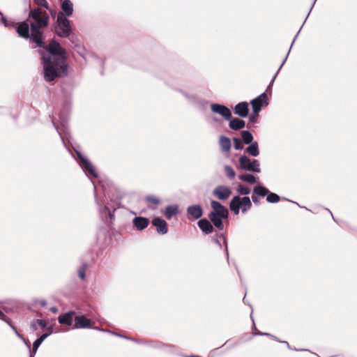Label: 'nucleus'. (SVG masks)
I'll list each match as a JSON object with an SVG mask.
<instances>
[{"mask_svg":"<svg viewBox=\"0 0 357 357\" xmlns=\"http://www.w3.org/2000/svg\"><path fill=\"white\" fill-rule=\"evenodd\" d=\"M47 51L50 54L49 58L46 59L43 56L42 59L44 65L45 79L50 82L66 73V57L65 51L59 43L54 40L51 41L49 44Z\"/></svg>","mask_w":357,"mask_h":357,"instance_id":"f257e3e1","label":"nucleus"},{"mask_svg":"<svg viewBox=\"0 0 357 357\" xmlns=\"http://www.w3.org/2000/svg\"><path fill=\"white\" fill-rule=\"evenodd\" d=\"M30 17L33 20L31 23V35L29 34V24L26 22L21 23L17 29L18 34L25 38L31 37L37 46L41 47L43 44V33L40 29L48 25L49 16L43 13L40 9L36 8L30 11Z\"/></svg>","mask_w":357,"mask_h":357,"instance_id":"f03ea898","label":"nucleus"},{"mask_svg":"<svg viewBox=\"0 0 357 357\" xmlns=\"http://www.w3.org/2000/svg\"><path fill=\"white\" fill-rule=\"evenodd\" d=\"M211 206L213 211L208 214V218L215 227L222 230L224 228L222 219L228 218V210L220 202L214 200L211 201Z\"/></svg>","mask_w":357,"mask_h":357,"instance_id":"7ed1b4c3","label":"nucleus"},{"mask_svg":"<svg viewBox=\"0 0 357 357\" xmlns=\"http://www.w3.org/2000/svg\"><path fill=\"white\" fill-rule=\"evenodd\" d=\"M57 26L56 32L61 37H67L71 31L70 22L61 12L57 15Z\"/></svg>","mask_w":357,"mask_h":357,"instance_id":"20e7f679","label":"nucleus"},{"mask_svg":"<svg viewBox=\"0 0 357 357\" xmlns=\"http://www.w3.org/2000/svg\"><path fill=\"white\" fill-rule=\"evenodd\" d=\"M78 163L89 176L98 178V174L96 170V168L87 158H78Z\"/></svg>","mask_w":357,"mask_h":357,"instance_id":"39448f33","label":"nucleus"},{"mask_svg":"<svg viewBox=\"0 0 357 357\" xmlns=\"http://www.w3.org/2000/svg\"><path fill=\"white\" fill-rule=\"evenodd\" d=\"M268 104V98L266 93H263L251 101L252 107L256 115H258V112L261 110L262 107L266 106Z\"/></svg>","mask_w":357,"mask_h":357,"instance_id":"423d86ee","label":"nucleus"},{"mask_svg":"<svg viewBox=\"0 0 357 357\" xmlns=\"http://www.w3.org/2000/svg\"><path fill=\"white\" fill-rule=\"evenodd\" d=\"M74 320V328H91L95 324L94 321L87 319L84 315L76 316Z\"/></svg>","mask_w":357,"mask_h":357,"instance_id":"0eeeda50","label":"nucleus"},{"mask_svg":"<svg viewBox=\"0 0 357 357\" xmlns=\"http://www.w3.org/2000/svg\"><path fill=\"white\" fill-rule=\"evenodd\" d=\"M259 165L257 160L250 161L249 158H240V167L243 169L258 172Z\"/></svg>","mask_w":357,"mask_h":357,"instance_id":"6e6552de","label":"nucleus"},{"mask_svg":"<svg viewBox=\"0 0 357 357\" xmlns=\"http://www.w3.org/2000/svg\"><path fill=\"white\" fill-rule=\"evenodd\" d=\"M211 110L214 113H217L221 115L226 120H230L231 118V112L230 109L224 105L219 104H213L211 105Z\"/></svg>","mask_w":357,"mask_h":357,"instance_id":"1a4fd4ad","label":"nucleus"},{"mask_svg":"<svg viewBox=\"0 0 357 357\" xmlns=\"http://www.w3.org/2000/svg\"><path fill=\"white\" fill-rule=\"evenodd\" d=\"M213 193L219 199L225 200L231 195V190L227 186L219 185L214 189Z\"/></svg>","mask_w":357,"mask_h":357,"instance_id":"9d476101","label":"nucleus"},{"mask_svg":"<svg viewBox=\"0 0 357 357\" xmlns=\"http://www.w3.org/2000/svg\"><path fill=\"white\" fill-rule=\"evenodd\" d=\"M152 225L155 227L157 232L160 234H165L168 231L167 223L160 218H155L152 220Z\"/></svg>","mask_w":357,"mask_h":357,"instance_id":"9b49d317","label":"nucleus"},{"mask_svg":"<svg viewBox=\"0 0 357 357\" xmlns=\"http://www.w3.org/2000/svg\"><path fill=\"white\" fill-rule=\"evenodd\" d=\"M75 314V312H73V311L61 314L58 317L59 323L61 324L71 326L73 322V318H74Z\"/></svg>","mask_w":357,"mask_h":357,"instance_id":"f8f14e48","label":"nucleus"},{"mask_svg":"<svg viewBox=\"0 0 357 357\" xmlns=\"http://www.w3.org/2000/svg\"><path fill=\"white\" fill-rule=\"evenodd\" d=\"M188 214L191 215L194 219H199L202 216L203 210L200 205H192L187 208Z\"/></svg>","mask_w":357,"mask_h":357,"instance_id":"ddd939ff","label":"nucleus"},{"mask_svg":"<svg viewBox=\"0 0 357 357\" xmlns=\"http://www.w3.org/2000/svg\"><path fill=\"white\" fill-rule=\"evenodd\" d=\"M248 104L245 102L237 104L234 108L235 114H238L241 117H246L248 114Z\"/></svg>","mask_w":357,"mask_h":357,"instance_id":"4468645a","label":"nucleus"},{"mask_svg":"<svg viewBox=\"0 0 357 357\" xmlns=\"http://www.w3.org/2000/svg\"><path fill=\"white\" fill-rule=\"evenodd\" d=\"M134 226L138 230H143L146 228L149 224V220L144 217H135L132 220Z\"/></svg>","mask_w":357,"mask_h":357,"instance_id":"2eb2a0df","label":"nucleus"},{"mask_svg":"<svg viewBox=\"0 0 357 357\" xmlns=\"http://www.w3.org/2000/svg\"><path fill=\"white\" fill-rule=\"evenodd\" d=\"M197 225L200 229L206 234L212 233L214 230L213 225L207 219H201Z\"/></svg>","mask_w":357,"mask_h":357,"instance_id":"dca6fc26","label":"nucleus"},{"mask_svg":"<svg viewBox=\"0 0 357 357\" xmlns=\"http://www.w3.org/2000/svg\"><path fill=\"white\" fill-rule=\"evenodd\" d=\"M145 202L149 208L155 209L161 203L160 198L155 195H150L145 197Z\"/></svg>","mask_w":357,"mask_h":357,"instance_id":"f3484780","label":"nucleus"},{"mask_svg":"<svg viewBox=\"0 0 357 357\" xmlns=\"http://www.w3.org/2000/svg\"><path fill=\"white\" fill-rule=\"evenodd\" d=\"M240 197L235 196L231 201L229 208L236 215L239 213L241 206Z\"/></svg>","mask_w":357,"mask_h":357,"instance_id":"a211bd4d","label":"nucleus"},{"mask_svg":"<svg viewBox=\"0 0 357 357\" xmlns=\"http://www.w3.org/2000/svg\"><path fill=\"white\" fill-rule=\"evenodd\" d=\"M48 335H49L48 333H44L33 342V349L31 352L30 357H33V356L36 354L40 345L47 337Z\"/></svg>","mask_w":357,"mask_h":357,"instance_id":"6ab92c4d","label":"nucleus"},{"mask_svg":"<svg viewBox=\"0 0 357 357\" xmlns=\"http://www.w3.org/2000/svg\"><path fill=\"white\" fill-rule=\"evenodd\" d=\"M178 213V208L176 205H169L165 208V216L167 219L170 220L172 216Z\"/></svg>","mask_w":357,"mask_h":357,"instance_id":"aec40b11","label":"nucleus"},{"mask_svg":"<svg viewBox=\"0 0 357 357\" xmlns=\"http://www.w3.org/2000/svg\"><path fill=\"white\" fill-rule=\"evenodd\" d=\"M61 8L66 15L70 16L73 12V5L70 0H64L61 3Z\"/></svg>","mask_w":357,"mask_h":357,"instance_id":"412c9836","label":"nucleus"},{"mask_svg":"<svg viewBox=\"0 0 357 357\" xmlns=\"http://www.w3.org/2000/svg\"><path fill=\"white\" fill-rule=\"evenodd\" d=\"M245 126V121L241 120V119H230V122H229V127L232 129V130H240L243 128H244Z\"/></svg>","mask_w":357,"mask_h":357,"instance_id":"4be33fe9","label":"nucleus"},{"mask_svg":"<svg viewBox=\"0 0 357 357\" xmlns=\"http://www.w3.org/2000/svg\"><path fill=\"white\" fill-rule=\"evenodd\" d=\"M241 206L242 208V212L245 213L252 206V203L248 197H240Z\"/></svg>","mask_w":357,"mask_h":357,"instance_id":"5701e85b","label":"nucleus"},{"mask_svg":"<svg viewBox=\"0 0 357 357\" xmlns=\"http://www.w3.org/2000/svg\"><path fill=\"white\" fill-rule=\"evenodd\" d=\"M246 152L252 156H257L259 155L257 143H251V144L246 149Z\"/></svg>","mask_w":357,"mask_h":357,"instance_id":"b1692460","label":"nucleus"},{"mask_svg":"<svg viewBox=\"0 0 357 357\" xmlns=\"http://www.w3.org/2000/svg\"><path fill=\"white\" fill-rule=\"evenodd\" d=\"M253 192L255 195H257L258 196L264 197V196H267L269 190L264 186L257 185L254 188Z\"/></svg>","mask_w":357,"mask_h":357,"instance_id":"393cba45","label":"nucleus"},{"mask_svg":"<svg viewBox=\"0 0 357 357\" xmlns=\"http://www.w3.org/2000/svg\"><path fill=\"white\" fill-rule=\"evenodd\" d=\"M37 324H39V326L43 328H45L47 326V323L45 321H44L43 319H37V320L33 321L31 324V327L32 328V329L33 331L38 330Z\"/></svg>","mask_w":357,"mask_h":357,"instance_id":"a878e982","label":"nucleus"},{"mask_svg":"<svg viewBox=\"0 0 357 357\" xmlns=\"http://www.w3.org/2000/svg\"><path fill=\"white\" fill-rule=\"evenodd\" d=\"M280 198L277 194L268 192V194L266 197V200L268 202L277 203L280 201Z\"/></svg>","mask_w":357,"mask_h":357,"instance_id":"bb28decb","label":"nucleus"},{"mask_svg":"<svg viewBox=\"0 0 357 357\" xmlns=\"http://www.w3.org/2000/svg\"><path fill=\"white\" fill-rule=\"evenodd\" d=\"M242 139L245 144H250L252 141V135L249 131H243L241 133Z\"/></svg>","mask_w":357,"mask_h":357,"instance_id":"cd10ccee","label":"nucleus"},{"mask_svg":"<svg viewBox=\"0 0 357 357\" xmlns=\"http://www.w3.org/2000/svg\"><path fill=\"white\" fill-rule=\"evenodd\" d=\"M220 144L224 150H229L230 148V141L227 137H222L220 138Z\"/></svg>","mask_w":357,"mask_h":357,"instance_id":"c85d7f7f","label":"nucleus"},{"mask_svg":"<svg viewBox=\"0 0 357 357\" xmlns=\"http://www.w3.org/2000/svg\"><path fill=\"white\" fill-rule=\"evenodd\" d=\"M87 268V265L86 264H82L78 269V276L82 280H84L85 278V273Z\"/></svg>","mask_w":357,"mask_h":357,"instance_id":"c756f323","label":"nucleus"},{"mask_svg":"<svg viewBox=\"0 0 357 357\" xmlns=\"http://www.w3.org/2000/svg\"><path fill=\"white\" fill-rule=\"evenodd\" d=\"M241 178L250 183H254L256 181L255 176L252 174H245L241 176Z\"/></svg>","mask_w":357,"mask_h":357,"instance_id":"7c9ffc66","label":"nucleus"},{"mask_svg":"<svg viewBox=\"0 0 357 357\" xmlns=\"http://www.w3.org/2000/svg\"><path fill=\"white\" fill-rule=\"evenodd\" d=\"M225 172L229 178H234L236 174L234 170L229 166L225 167Z\"/></svg>","mask_w":357,"mask_h":357,"instance_id":"2f4dec72","label":"nucleus"},{"mask_svg":"<svg viewBox=\"0 0 357 357\" xmlns=\"http://www.w3.org/2000/svg\"><path fill=\"white\" fill-rule=\"evenodd\" d=\"M33 1L37 5L44 7L47 9L48 8V3L46 0H33Z\"/></svg>","mask_w":357,"mask_h":357,"instance_id":"473e14b6","label":"nucleus"},{"mask_svg":"<svg viewBox=\"0 0 357 357\" xmlns=\"http://www.w3.org/2000/svg\"><path fill=\"white\" fill-rule=\"evenodd\" d=\"M238 192L241 195H248L250 193V189L248 187L240 186Z\"/></svg>","mask_w":357,"mask_h":357,"instance_id":"72a5a7b5","label":"nucleus"},{"mask_svg":"<svg viewBox=\"0 0 357 357\" xmlns=\"http://www.w3.org/2000/svg\"><path fill=\"white\" fill-rule=\"evenodd\" d=\"M234 146L236 149H241L243 148V145L240 139H234Z\"/></svg>","mask_w":357,"mask_h":357,"instance_id":"f704fd0d","label":"nucleus"},{"mask_svg":"<svg viewBox=\"0 0 357 357\" xmlns=\"http://www.w3.org/2000/svg\"><path fill=\"white\" fill-rule=\"evenodd\" d=\"M252 202L256 204H258L259 203V198L258 197V195H252Z\"/></svg>","mask_w":357,"mask_h":357,"instance_id":"c9c22d12","label":"nucleus"},{"mask_svg":"<svg viewBox=\"0 0 357 357\" xmlns=\"http://www.w3.org/2000/svg\"><path fill=\"white\" fill-rule=\"evenodd\" d=\"M6 315L3 314V312L0 310V319H5Z\"/></svg>","mask_w":357,"mask_h":357,"instance_id":"e433bc0d","label":"nucleus"},{"mask_svg":"<svg viewBox=\"0 0 357 357\" xmlns=\"http://www.w3.org/2000/svg\"><path fill=\"white\" fill-rule=\"evenodd\" d=\"M50 310H51L52 312H54V313H56V312H57V311H58L57 308H56V307H52V308L50 309Z\"/></svg>","mask_w":357,"mask_h":357,"instance_id":"4c0bfd02","label":"nucleus"},{"mask_svg":"<svg viewBox=\"0 0 357 357\" xmlns=\"http://www.w3.org/2000/svg\"><path fill=\"white\" fill-rule=\"evenodd\" d=\"M256 116H257V115H256V114H255V116H254V115L251 116L250 118V120L251 121H254L255 118H256Z\"/></svg>","mask_w":357,"mask_h":357,"instance_id":"58836bf2","label":"nucleus"},{"mask_svg":"<svg viewBox=\"0 0 357 357\" xmlns=\"http://www.w3.org/2000/svg\"><path fill=\"white\" fill-rule=\"evenodd\" d=\"M2 20H3V23H4V24H5V26H7V24L6 23L5 20L3 18V19H2Z\"/></svg>","mask_w":357,"mask_h":357,"instance_id":"ea45409f","label":"nucleus"},{"mask_svg":"<svg viewBox=\"0 0 357 357\" xmlns=\"http://www.w3.org/2000/svg\"><path fill=\"white\" fill-rule=\"evenodd\" d=\"M56 130H58V132H59V135H61V132H60V131H59V128H58V127H56Z\"/></svg>","mask_w":357,"mask_h":357,"instance_id":"a19ab883","label":"nucleus"},{"mask_svg":"<svg viewBox=\"0 0 357 357\" xmlns=\"http://www.w3.org/2000/svg\"><path fill=\"white\" fill-rule=\"evenodd\" d=\"M4 321H6V322H8V320H6V317H5V319H3Z\"/></svg>","mask_w":357,"mask_h":357,"instance_id":"79ce46f5","label":"nucleus"}]
</instances>
